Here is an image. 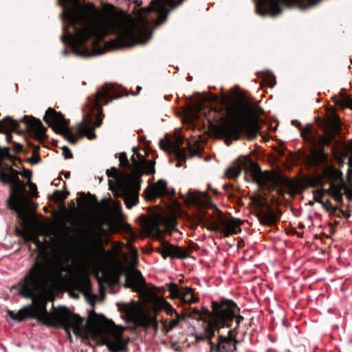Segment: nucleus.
<instances>
[{"mask_svg": "<svg viewBox=\"0 0 352 352\" xmlns=\"http://www.w3.org/2000/svg\"><path fill=\"white\" fill-rule=\"evenodd\" d=\"M121 96L112 84L106 82L101 89L97 90L92 97L88 98L87 103L82 108V119L78 125L79 137L86 136L89 140L95 139L96 135L94 129L100 126L104 116L101 102L104 101V104H107Z\"/></svg>", "mask_w": 352, "mask_h": 352, "instance_id": "nucleus-3", "label": "nucleus"}, {"mask_svg": "<svg viewBox=\"0 0 352 352\" xmlns=\"http://www.w3.org/2000/svg\"><path fill=\"white\" fill-rule=\"evenodd\" d=\"M62 153L64 157L67 160L72 159L73 157L71 150L66 146H63Z\"/></svg>", "mask_w": 352, "mask_h": 352, "instance_id": "nucleus-37", "label": "nucleus"}, {"mask_svg": "<svg viewBox=\"0 0 352 352\" xmlns=\"http://www.w3.org/2000/svg\"><path fill=\"white\" fill-rule=\"evenodd\" d=\"M80 285L82 284H84L85 286H89L90 285V280L88 278H84L82 280H80Z\"/></svg>", "mask_w": 352, "mask_h": 352, "instance_id": "nucleus-50", "label": "nucleus"}, {"mask_svg": "<svg viewBox=\"0 0 352 352\" xmlns=\"http://www.w3.org/2000/svg\"><path fill=\"white\" fill-rule=\"evenodd\" d=\"M342 186H333V191L331 195L337 202L340 204L343 203V194L342 192Z\"/></svg>", "mask_w": 352, "mask_h": 352, "instance_id": "nucleus-28", "label": "nucleus"}, {"mask_svg": "<svg viewBox=\"0 0 352 352\" xmlns=\"http://www.w3.org/2000/svg\"><path fill=\"white\" fill-rule=\"evenodd\" d=\"M321 0H254L256 12L261 16L270 15L271 16H276L281 14L282 8L280 5H283L287 8L297 6L302 10L311 8L318 3Z\"/></svg>", "mask_w": 352, "mask_h": 352, "instance_id": "nucleus-10", "label": "nucleus"}, {"mask_svg": "<svg viewBox=\"0 0 352 352\" xmlns=\"http://www.w3.org/2000/svg\"><path fill=\"white\" fill-rule=\"evenodd\" d=\"M338 214H336L337 217H344L345 218H349L351 216V213L348 211L344 210L342 209H339Z\"/></svg>", "mask_w": 352, "mask_h": 352, "instance_id": "nucleus-44", "label": "nucleus"}, {"mask_svg": "<svg viewBox=\"0 0 352 352\" xmlns=\"http://www.w3.org/2000/svg\"><path fill=\"white\" fill-rule=\"evenodd\" d=\"M151 320L155 324V325H157V321L155 318H152Z\"/></svg>", "mask_w": 352, "mask_h": 352, "instance_id": "nucleus-60", "label": "nucleus"}, {"mask_svg": "<svg viewBox=\"0 0 352 352\" xmlns=\"http://www.w3.org/2000/svg\"><path fill=\"white\" fill-rule=\"evenodd\" d=\"M12 167L13 166H15V167H18V166L16 165V164L15 163V162H12Z\"/></svg>", "mask_w": 352, "mask_h": 352, "instance_id": "nucleus-62", "label": "nucleus"}, {"mask_svg": "<svg viewBox=\"0 0 352 352\" xmlns=\"http://www.w3.org/2000/svg\"><path fill=\"white\" fill-rule=\"evenodd\" d=\"M43 120L56 133L61 134L69 143L72 144L77 143L78 137L69 131V120H67L61 112L49 107L43 117Z\"/></svg>", "mask_w": 352, "mask_h": 352, "instance_id": "nucleus-12", "label": "nucleus"}, {"mask_svg": "<svg viewBox=\"0 0 352 352\" xmlns=\"http://www.w3.org/2000/svg\"><path fill=\"white\" fill-rule=\"evenodd\" d=\"M168 290L173 298H180L188 304H194L199 301V298L195 296L194 291L190 287L179 289L176 283H171L168 286Z\"/></svg>", "mask_w": 352, "mask_h": 352, "instance_id": "nucleus-18", "label": "nucleus"}, {"mask_svg": "<svg viewBox=\"0 0 352 352\" xmlns=\"http://www.w3.org/2000/svg\"><path fill=\"white\" fill-rule=\"evenodd\" d=\"M28 146L29 147L34 148L33 156L28 160V162L30 163L32 165L36 164L41 162V157L40 156L39 146H36L30 142H28Z\"/></svg>", "mask_w": 352, "mask_h": 352, "instance_id": "nucleus-26", "label": "nucleus"}, {"mask_svg": "<svg viewBox=\"0 0 352 352\" xmlns=\"http://www.w3.org/2000/svg\"><path fill=\"white\" fill-rule=\"evenodd\" d=\"M26 184V186H29L30 190L32 195V196L36 197L38 194L36 185L32 183L31 181L28 182Z\"/></svg>", "mask_w": 352, "mask_h": 352, "instance_id": "nucleus-39", "label": "nucleus"}, {"mask_svg": "<svg viewBox=\"0 0 352 352\" xmlns=\"http://www.w3.org/2000/svg\"><path fill=\"white\" fill-rule=\"evenodd\" d=\"M106 174L108 177L116 178L118 175V170L115 167H111L110 170L107 169L106 170Z\"/></svg>", "mask_w": 352, "mask_h": 352, "instance_id": "nucleus-41", "label": "nucleus"}, {"mask_svg": "<svg viewBox=\"0 0 352 352\" xmlns=\"http://www.w3.org/2000/svg\"><path fill=\"white\" fill-rule=\"evenodd\" d=\"M314 202H315L314 199L313 201H309V204L310 206H313L314 204Z\"/></svg>", "mask_w": 352, "mask_h": 352, "instance_id": "nucleus-58", "label": "nucleus"}, {"mask_svg": "<svg viewBox=\"0 0 352 352\" xmlns=\"http://www.w3.org/2000/svg\"><path fill=\"white\" fill-rule=\"evenodd\" d=\"M258 202L259 207L260 208L263 207V203L260 200H258Z\"/></svg>", "mask_w": 352, "mask_h": 352, "instance_id": "nucleus-59", "label": "nucleus"}, {"mask_svg": "<svg viewBox=\"0 0 352 352\" xmlns=\"http://www.w3.org/2000/svg\"><path fill=\"white\" fill-rule=\"evenodd\" d=\"M273 184L275 188H284L291 190L294 187L293 182L287 177L276 175L273 179Z\"/></svg>", "mask_w": 352, "mask_h": 352, "instance_id": "nucleus-22", "label": "nucleus"}, {"mask_svg": "<svg viewBox=\"0 0 352 352\" xmlns=\"http://www.w3.org/2000/svg\"><path fill=\"white\" fill-rule=\"evenodd\" d=\"M203 323L201 328L204 331L203 333H195V338L197 342L208 341V343L211 347V342L213 337L215 336V333H219L221 328L214 317V314H212L210 318H202Z\"/></svg>", "mask_w": 352, "mask_h": 352, "instance_id": "nucleus-16", "label": "nucleus"}, {"mask_svg": "<svg viewBox=\"0 0 352 352\" xmlns=\"http://www.w3.org/2000/svg\"><path fill=\"white\" fill-rule=\"evenodd\" d=\"M69 195V192L65 191V195H63L60 190H55L54 191V195L55 196L56 200L60 202H64L67 199V196Z\"/></svg>", "mask_w": 352, "mask_h": 352, "instance_id": "nucleus-31", "label": "nucleus"}, {"mask_svg": "<svg viewBox=\"0 0 352 352\" xmlns=\"http://www.w3.org/2000/svg\"><path fill=\"white\" fill-rule=\"evenodd\" d=\"M192 313H193L195 315L198 316L199 318H200V316H201V311H200L197 307H194V308L192 309Z\"/></svg>", "mask_w": 352, "mask_h": 352, "instance_id": "nucleus-52", "label": "nucleus"}, {"mask_svg": "<svg viewBox=\"0 0 352 352\" xmlns=\"http://www.w3.org/2000/svg\"><path fill=\"white\" fill-rule=\"evenodd\" d=\"M344 193L349 199H352V188H346Z\"/></svg>", "mask_w": 352, "mask_h": 352, "instance_id": "nucleus-47", "label": "nucleus"}, {"mask_svg": "<svg viewBox=\"0 0 352 352\" xmlns=\"http://www.w3.org/2000/svg\"><path fill=\"white\" fill-rule=\"evenodd\" d=\"M326 210L330 214V215H335L336 216V212L338 210V207L337 206H329Z\"/></svg>", "mask_w": 352, "mask_h": 352, "instance_id": "nucleus-43", "label": "nucleus"}, {"mask_svg": "<svg viewBox=\"0 0 352 352\" xmlns=\"http://www.w3.org/2000/svg\"><path fill=\"white\" fill-rule=\"evenodd\" d=\"M13 144L14 145V150L16 152H21L23 149V145L20 143L12 142Z\"/></svg>", "mask_w": 352, "mask_h": 352, "instance_id": "nucleus-46", "label": "nucleus"}, {"mask_svg": "<svg viewBox=\"0 0 352 352\" xmlns=\"http://www.w3.org/2000/svg\"><path fill=\"white\" fill-rule=\"evenodd\" d=\"M242 170H245L250 173L252 179L262 186L263 173L261 169L257 164L253 162L248 157H239L234 162L225 172V176L229 179H236L241 173Z\"/></svg>", "mask_w": 352, "mask_h": 352, "instance_id": "nucleus-11", "label": "nucleus"}, {"mask_svg": "<svg viewBox=\"0 0 352 352\" xmlns=\"http://www.w3.org/2000/svg\"><path fill=\"white\" fill-rule=\"evenodd\" d=\"M301 137L307 143L310 144L314 148H318V151H314L311 155L307 157V162L310 166L318 167L322 164L327 163L328 155L325 153L324 147L330 144L333 140V136H322L319 135L317 131L313 130V125L311 123L306 124L305 126H301L299 129Z\"/></svg>", "mask_w": 352, "mask_h": 352, "instance_id": "nucleus-7", "label": "nucleus"}, {"mask_svg": "<svg viewBox=\"0 0 352 352\" xmlns=\"http://www.w3.org/2000/svg\"><path fill=\"white\" fill-rule=\"evenodd\" d=\"M142 174L144 173L146 175H153L155 173V162L154 160H147L142 158V162H141Z\"/></svg>", "mask_w": 352, "mask_h": 352, "instance_id": "nucleus-24", "label": "nucleus"}, {"mask_svg": "<svg viewBox=\"0 0 352 352\" xmlns=\"http://www.w3.org/2000/svg\"><path fill=\"white\" fill-rule=\"evenodd\" d=\"M333 186H336V184H331V186L329 189L320 188V189L316 190V192H320V194H322V195H324V194H327L331 196L333 191Z\"/></svg>", "mask_w": 352, "mask_h": 352, "instance_id": "nucleus-38", "label": "nucleus"}, {"mask_svg": "<svg viewBox=\"0 0 352 352\" xmlns=\"http://www.w3.org/2000/svg\"><path fill=\"white\" fill-rule=\"evenodd\" d=\"M185 0H152L148 9L139 11L138 21L140 32H145L148 23V14L155 12L156 15V26L165 23L170 12L182 5Z\"/></svg>", "mask_w": 352, "mask_h": 352, "instance_id": "nucleus-8", "label": "nucleus"}, {"mask_svg": "<svg viewBox=\"0 0 352 352\" xmlns=\"http://www.w3.org/2000/svg\"><path fill=\"white\" fill-rule=\"evenodd\" d=\"M239 327H238L237 324H236L235 327L233 328L232 329H230L228 332V335L227 336L235 340H238L236 339L237 338V335L239 334Z\"/></svg>", "mask_w": 352, "mask_h": 352, "instance_id": "nucleus-33", "label": "nucleus"}, {"mask_svg": "<svg viewBox=\"0 0 352 352\" xmlns=\"http://www.w3.org/2000/svg\"><path fill=\"white\" fill-rule=\"evenodd\" d=\"M21 122L26 124V130L33 132L38 140L46 137L47 129L43 126L41 121L28 116H24L19 121L13 119L10 116L5 117L0 120V133H5L6 128L9 126L17 129Z\"/></svg>", "mask_w": 352, "mask_h": 352, "instance_id": "nucleus-13", "label": "nucleus"}, {"mask_svg": "<svg viewBox=\"0 0 352 352\" xmlns=\"http://www.w3.org/2000/svg\"><path fill=\"white\" fill-rule=\"evenodd\" d=\"M307 186L311 188H316L318 186H321L322 184V182L318 178L315 177H309L307 180Z\"/></svg>", "mask_w": 352, "mask_h": 352, "instance_id": "nucleus-32", "label": "nucleus"}, {"mask_svg": "<svg viewBox=\"0 0 352 352\" xmlns=\"http://www.w3.org/2000/svg\"><path fill=\"white\" fill-rule=\"evenodd\" d=\"M23 239L25 242H32L36 245V251L41 252L43 248V244L36 235H32L28 233L23 234Z\"/></svg>", "mask_w": 352, "mask_h": 352, "instance_id": "nucleus-25", "label": "nucleus"}, {"mask_svg": "<svg viewBox=\"0 0 352 352\" xmlns=\"http://www.w3.org/2000/svg\"><path fill=\"white\" fill-rule=\"evenodd\" d=\"M165 138L166 140L161 139L160 141L159 144L160 148L166 152L173 153L175 157V160L177 161L176 166H182L183 163H185L186 161V151L179 145L171 142L168 140V135L165 136Z\"/></svg>", "mask_w": 352, "mask_h": 352, "instance_id": "nucleus-19", "label": "nucleus"}, {"mask_svg": "<svg viewBox=\"0 0 352 352\" xmlns=\"http://www.w3.org/2000/svg\"><path fill=\"white\" fill-rule=\"evenodd\" d=\"M213 301L214 300H212V302H213ZM211 308H212V311H210L207 307H203L201 311V316H200V318H199V320L202 321L201 318H210V317L212 316V314L214 313L212 302H211Z\"/></svg>", "mask_w": 352, "mask_h": 352, "instance_id": "nucleus-29", "label": "nucleus"}, {"mask_svg": "<svg viewBox=\"0 0 352 352\" xmlns=\"http://www.w3.org/2000/svg\"><path fill=\"white\" fill-rule=\"evenodd\" d=\"M324 209H327L329 206H332L331 202L329 199H327V201H323V204H322Z\"/></svg>", "mask_w": 352, "mask_h": 352, "instance_id": "nucleus-51", "label": "nucleus"}, {"mask_svg": "<svg viewBox=\"0 0 352 352\" xmlns=\"http://www.w3.org/2000/svg\"><path fill=\"white\" fill-rule=\"evenodd\" d=\"M63 174L67 179H69L70 177V172H63Z\"/></svg>", "mask_w": 352, "mask_h": 352, "instance_id": "nucleus-56", "label": "nucleus"}, {"mask_svg": "<svg viewBox=\"0 0 352 352\" xmlns=\"http://www.w3.org/2000/svg\"><path fill=\"white\" fill-rule=\"evenodd\" d=\"M68 53H69V52H68L67 50H64L63 51V55H67Z\"/></svg>", "mask_w": 352, "mask_h": 352, "instance_id": "nucleus-57", "label": "nucleus"}, {"mask_svg": "<svg viewBox=\"0 0 352 352\" xmlns=\"http://www.w3.org/2000/svg\"><path fill=\"white\" fill-rule=\"evenodd\" d=\"M1 151L2 153H4V154H6V156L8 157V155L10 157V148L8 147V146H5L3 148H1Z\"/></svg>", "mask_w": 352, "mask_h": 352, "instance_id": "nucleus-49", "label": "nucleus"}, {"mask_svg": "<svg viewBox=\"0 0 352 352\" xmlns=\"http://www.w3.org/2000/svg\"><path fill=\"white\" fill-rule=\"evenodd\" d=\"M250 111V107L244 102L233 119H227L221 124L214 126V133L219 138L223 139L228 146L242 137L248 140L256 139L260 129L259 125L256 122L245 120V115Z\"/></svg>", "mask_w": 352, "mask_h": 352, "instance_id": "nucleus-5", "label": "nucleus"}, {"mask_svg": "<svg viewBox=\"0 0 352 352\" xmlns=\"http://www.w3.org/2000/svg\"><path fill=\"white\" fill-rule=\"evenodd\" d=\"M203 220L206 221L207 223L210 224V228H208V229L216 230L217 225L212 221V217L210 215L203 217Z\"/></svg>", "mask_w": 352, "mask_h": 352, "instance_id": "nucleus-36", "label": "nucleus"}, {"mask_svg": "<svg viewBox=\"0 0 352 352\" xmlns=\"http://www.w3.org/2000/svg\"><path fill=\"white\" fill-rule=\"evenodd\" d=\"M280 216L281 212L279 210L274 212L270 208L267 210L260 208L256 214L261 224L270 226L276 223L280 220Z\"/></svg>", "mask_w": 352, "mask_h": 352, "instance_id": "nucleus-21", "label": "nucleus"}, {"mask_svg": "<svg viewBox=\"0 0 352 352\" xmlns=\"http://www.w3.org/2000/svg\"><path fill=\"white\" fill-rule=\"evenodd\" d=\"M292 124L297 127L298 129H300V127L302 126L300 122L298 120H292Z\"/></svg>", "mask_w": 352, "mask_h": 352, "instance_id": "nucleus-48", "label": "nucleus"}, {"mask_svg": "<svg viewBox=\"0 0 352 352\" xmlns=\"http://www.w3.org/2000/svg\"><path fill=\"white\" fill-rule=\"evenodd\" d=\"M86 196L85 192H80V198L77 199V202L79 203L80 201V199H85Z\"/></svg>", "mask_w": 352, "mask_h": 352, "instance_id": "nucleus-54", "label": "nucleus"}, {"mask_svg": "<svg viewBox=\"0 0 352 352\" xmlns=\"http://www.w3.org/2000/svg\"><path fill=\"white\" fill-rule=\"evenodd\" d=\"M314 199L315 201L320 203L321 204H323V200L322 197L324 195H322V194H320V192H316V190L314 191Z\"/></svg>", "mask_w": 352, "mask_h": 352, "instance_id": "nucleus-42", "label": "nucleus"}, {"mask_svg": "<svg viewBox=\"0 0 352 352\" xmlns=\"http://www.w3.org/2000/svg\"><path fill=\"white\" fill-rule=\"evenodd\" d=\"M137 89L138 90V91H140L142 89V87L140 86H138Z\"/></svg>", "mask_w": 352, "mask_h": 352, "instance_id": "nucleus-64", "label": "nucleus"}, {"mask_svg": "<svg viewBox=\"0 0 352 352\" xmlns=\"http://www.w3.org/2000/svg\"><path fill=\"white\" fill-rule=\"evenodd\" d=\"M19 127H20V126H19V127H17V129H14V128L10 127V126H9V127L6 128V133H5L4 134H6V142H7L8 143H10V142H12V135L11 133H10V132H8V131H8V129H12V131H14V132H18L19 134L23 133H24V132H28V133H30V134L34 137V139H36V140L40 141V142L43 141L45 138H47V135H46V137H45V138H42L41 140H38V139L35 137V135H34V133H33V132H32V131H27V130H26V127L25 128L24 131H18V130H19Z\"/></svg>", "mask_w": 352, "mask_h": 352, "instance_id": "nucleus-27", "label": "nucleus"}, {"mask_svg": "<svg viewBox=\"0 0 352 352\" xmlns=\"http://www.w3.org/2000/svg\"><path fill=\"white\" fill-rule=\"evenodd\" d=\"M184 318V316H181L179 314H177V316L175 318L171 320L170 321H168V320H164L162 322V324L164 328L165 329L166 332L171 331L174 328L177 327L180 322V321Z\"/></svg>", "mask_w": 352, "mask_h": 352, "instance_id": "nucleus-23", "label": "nucleus"}, {"mask_svg": "<svg viewBox=\"0 0 352 352\" xmlns=\"http://www.w3.org/2000/svg\"><path fill=\"white\" fill-rule=\"evenodd\" d=\"M21 168L23 171L22 173L20 172L19 175L22 176L23 177H24L25 179H28V182L31 181V179L32 177V171L28 169H25V167L23 166H21Z\"/></svg>", "mask_w": 352, "mask_h": 352, "instance_id": "nucleus-35", "label": "nucleus"}, {"mask_svg": "<svg viewBox=\"0 0 352 352\" xmlns=\"http://www.w3.org/2000/svg\"><path fill=\"white\" fill-rule=\"evenodd\" d=\"M7 160H8L9 161H10L12 162L18 161L19 163H22V160L19 157L14 156V155H12L11 153L10 154V157L8 155Z\"/></svg>", "mask_w": 352, "mask_h": 352, "instance_id": "nucleus-45", "label": "nucleus"}, {"mask_svg": "<svg viewBox=\"0 0 352 352\" xmlns=\"http://www.w3.org/2000/svg\"><path fill=\"white\" fill-rule=\"evenodd\" d=\"M211 342L210 352H235L237 349L239 340L218 333L217 343Z\"/></svg>", "mask_w": 352, "mask_h": 352, "instance_id": "nucleus-20", "label": "nucleus"}, {"mask_svg": "<svg viewBox=\"0 0 352 352\" xmlns=\"http://www.w3.org/2000/svg\"><path fill=\"white\" fill-rule=\"evenodd\" d=\"M161 247L155 249V252L161 254L164 259L170 257L172 258L184 259L190 256V250L182 248L179 245L170 244L169 242L159 239Z\"/></svg>", "mask_w": 352, "mask_h": 352, "instance_id": "nucleus-15", "label": "nucleus"}, {"mask_svg": "<svg viewBox=\"0 0 352 352\" xmlns=\"http://www.w3.org/2000/svg\"><path fill=\"white\" fill-rule=\"evenodd\" d=\"M135 5L134 17H129L122 21H110L103 20L95 21L96 10L93 3L87 6L82 5L80 0H57V5L62 7L60 19L63 23H67L72 28L70 32L69 27L63 25V34L60 36L63 43L72 47V52L77 56L89 57L91 53L84 49L90 38L99 41L113 34L115 38L108 42V45L113 50L132 47L143 42L146 37H151V24L156 26V15L155 12L148 14V23L145 32H140L139 28V11L147 8H140L142 0H131Z\"/></svg>", "mask_w": 352, "mask_h": 352, "instance_id": "nucleus-2", "label": "nucleus"}, {"mask_svg": "<svg viewBox=\"0 0 352 352\" xmlns=\"http://www.w3.org/2000/svg\"><path fill=\"white\" fill-rule=\"evenodd\" d=\"M228 188H229V186H228V185H226V184H224V185H223V188H224V189H227Z\"/></svg>", "mask_w": 352, "mask_h": 352, "instance_id": "nucleus-63", "label": "nucleus"}, {"mask_svg": "<svg viewBox=\"0 0 352 352\" xmlns=\"http://www.w3.org/2000/svg\"><path fill=\"white\" fill-rule=\"evenodd\" d=\"M122 275L125 276V288L131 289L134 292H140L144 289L146 280L139 270H135L129 274L122 267H119L115 272V282L118 283Z\"/></svg>", "mask_w": 352, "mask_h": 352, "instance_id": "nucleus-14", "label": "nucleus"}, {"mask_svg": "<svg viewBox=\"0 0 352 352\" xmlns=\"http://www.w3.org/2000/svg\"><path fill=\"white\" fill-rule=\"evenodd\" d=\"M65 271L66 267L63 263L53 267L46 260L37 257L24 277L13 287L18 289L21 296L32 299V302L23 306L17 313L8 309L7 315L17 322L26 319H36L47 327H61L66 331L69 339L71 330L76 337H81L82 333L85 331L87 336L92 338H101L111 352L126 351V342L122 336L124 329L116 326L112 320H107L103 315L89 310L87 324L85 327L83 318L78 314L70 313L66 308L63 311L53 314L47 312V300L39 296L38 293L51 279L60 277Z\"/></svg>", "mask_w": 352, "mask_h": 352, "instance_id": "nucleus-1", "label": "nucleus"}, {"mask_svg": "<svg viewBox=\"0 0 352 352\" xmlns=\"http://www.w3.org/2000/svg\"><path fill=\"white\" fill-rule=\"evenodd\" d=\"M214 315L221 328H231L235 321L236 324L244 320V317L240 315V308L237 304L231 299L221 298L219 301L212 302Z\"/></svg>", "mask_w": 352, "mask_h": 352, "instance_id": "nucleus-9", "label": "nucleus"}, {"mask_svg": "<svg viewBox=\"0 0 352 352\" xmlns=\"http://www.w3.org/2000/svg\"><path fill=\"white\" fill-rule=\"evenodd\" d=\"M174 189L169 190L167 182L164 179H160L152 186L145 190V197L147 200H155L164 197L175 195Z\"/></svg>", "mask_w": 352, "mask_h": 352, "instance_id": "nucleus-17", "label": "nucleus"}, {"mask_svg": "<svg viewBox=\"0 0 352 352\" xmlns=\"http://www.w3.org/2000/svg\"><path fill=\"white\" fill-rule=\"evenodd\" d=\"M87 195L89 197L91 201H94V202L96 201V197L95 195H93L89 192L87 193Z\"/></svg>", "mask_w": 352, "mask_h": 352, "instance_id": "nucleus-55", "label": "nucleus"}, {"mask_svg": "<svg viewBox=\"0 0 352 352\" xmlns=\"http://www.w3.org/2000/svg\"><path fill=\"white\" fill-rule=\"evenodd\" d=\"M333 128L336 132H338L340 130V126H339V124L338 123H334L333 124Z\"/></svg>", "mask_w": 352, "mask_h": 352, "instance_id": "nucleus-53", "label": "nucleus"}, {"mask_svg": "<svg viewBox=\"0 0 352 352\" xmlns=\"http://www.w3.org/2000/svg\"><path fill=\"white\" fill-rule=\"evenodd\" d=\"M232 223V227H234V230H235V228L240 227L243 223V221L239 219H233ZM232 233L236 234L237 231L233 230L232 232Z\"/></svg>", "mask_w": 352, "mask_h": 352, "instance_id": "nucleus-40", "label": "nucleus"}, {"mask_svg": "<svg viewBox=\"0 0 352 352\" xmlns=\"http://www.w3.org/2000/svg\"><path fill=\"white\" fill-rule=\"evenodd\" d=\"M164 309L166 312V314L173 316L175 315L177 316V314H178L175 309H174L172 305L166 300H164Z\"/></svg>", "mask_w": 352, "mask_h": 352, "instance_id": "nucleus-30", "label": "nucleus"}, {"mask_svg": "<svg viewBox=\"0 0 352 352\" xmlns=\"http://www.w3.org/2000/svg\"><path fill=\"white\" fill-rule=\"evenodd\" d=\"M119 160L120 164L123 166L128 167L130 166L129 161L127 158L126 154L124 152H122L120 154Z\"/></svg>", "mask_w": 352, "mask_h": 352, "instance_id": "nucleus-34", "label": "nucleus"}, {"mask_svg": "<svg viewBox=\"0 0 352 352\" xmlns=\"http://www.w3.org/2000/svg\"><path fill=\"white\" fill-rule=\"evenodd\" d=\"M6 159L7 156L2 153L0 147V183L10 187L8 206L15 212L20 219H23L25 216V204L28 199L26 184L20 179L19 170L10 165L3 163Z\"/></svg>", "mask_w": 352, "mask_h": 352, "instance_id": "nucleus-4", "label": "nucleus"}, {"mask_svg": "<svg viewBox=\"0 0 352 352\" xmlns=\"http://www.w3.org/2000/svg\"><path fill=\"white\" fill-rule=\"evenodd\" d=\"M131 160L135 174L118 182L115 190L116 196L124 200L128 209H131L139 203V192L142 182L141 162L135 159L134 155L131 156Z\"/></svg>", "mask_w": 352, "mask_h": 352, "instance_id": "nucleus-6", "label": "nucleus"}, {"mask_svg": "<svg viewBox=\"0 0 352 352\" xmlns=\"http://www.w3.org/2000/svg\"><path fill=\"white\" fill-rule=\"evenodd\" d=\"M349 166L352 168V158L349 160Z\"/></svg>", "mask_w": 352, "mask_h": 352, "instance_id": "nucleus-61", "label": "nucleus"}]
</instances>
